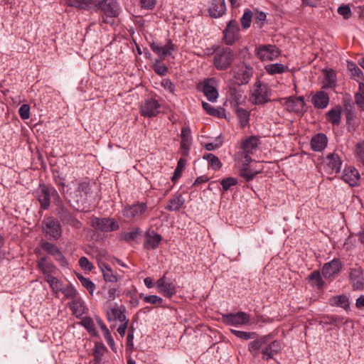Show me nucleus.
I'll use <instances>...</instances> for the list:
<instances>
[{
  "instance_id": "nucleus-1",
  "label": "nucleus",
  "mask_w": 364,
  "mask_h": 364,
  "mask_svg": "<svg viewBox=\"0 0 364 364\" xmlns=\"http://www.w3.org/2000/svg\"><path fill=\"white\" fill-rule=\"evenodd\" d=\"M282 350V341L275 339L273 333L261 335L259 339L251 341L247 344V350L253 358L260 356L262 360L267 362L273 360L279 363L275 355L281 354Z\"/></svg>"
},
{
  "instance_id": "nucleus-2",
  "label": "nucleus",
  "mask_w": 364,
  "mask_h": 364,
  "mask_svg": "<svg viewBox=\"0 0 364 364\" xmlns=\"http://www.w3.org/2000/svg\"><path fill=\"white\" fill-rule=\"evenodd\" d=\"M77 7L90 11L102 14L109 18H116L122 13L117 0H77Z\"/></svg>"
},
{
  "instance_id": "nucleus-3",
  "label": "nucleus",
  "mask_w": 364,
  "mask_h": 364,
  "mask_svg": "<svg viewBox=\"0 0 364 364\" xmlns=\"http://www.w3.org/2000/svg\"><path fill=\"white\" fill-rule=\"evenodd\" d=\"M235 60V53L230 46L222 47L213 58V66L217 70L225 71L229 69Z\"/></svg>"
},
{
  "instance_id": "nucleus-4",
  "label": "nucleus",
  "mask_w": 364,
  "mask_h": 364,
  "mask_svg": "<svg viewBox=\"0 0 364 364\" xmlns=\"http://www.w3.org/2000/svg\"><path fill=\"white\" fill-rule=\"evenodd\" d=\"M90 225L96 230L102 232H114L119 229L118 222L110 217L100 218L93 215L90 221Z\"/></svg>"
},
{
  "instance_id": "nucleus-5",
  "label": "nucleus",
  "mask_w": 364,
  "mask_h": 364,
  "mask_svg": "<svg viewBox=\"0 0 364 364\" xmlns=\"http://www.w3.org/2000/svg\"><path fill=\"white\" fill-rule=\"evenodd\" d=\"M240 28L235 19L230 20L223 31V41L228 46L234 45L240 38Z\"/></svg>"
},
{
  "instance_id": "nucleus-6",
  "label": "nucleus",
  "mask_w": 364,
  "mask_h": 364,
  "mask_svg": "<svg viewBox=\"0 0 364 364\" xmlns=\"http://www.w3.org/2000/svg\"><path fill=\"white\" fill-rule=\"evenodd\" d=\"M156 95H154V97L146 98L141 102L139 109V113L142 117L154 118L161 113L159 110L161 104L156 99Z\"/></svg>"
},
{
  "instance_id": "nucleus-7",
  "label": "nucleus",
  "mask_w": 364,
  "mask_h": 364,
  "mask_svg": "<svg viewBox=\"0 0 364 364\" xmlns=\"http://www.w3.org/2000/svg\"><path fill=\"white\" fill-rule=\"evenodd\" d=\"M250 316L245 311H237L235 313L222 314L219 319L225 326H245L250 323Z\"/></svg>"
},
{
  "instance_id": "nucleus-8",
  "label": "nucleus",
  "mask_w": 364,
  "mask_h": 364,
  "mask_svg": "<svg viewBox=\"0 0 364 364\" xmlns=\"http://www.w3.org/2000/svg\"><path fill=\"white\" fill-rule=\"evenodd\" d=\"M215 82V77H209L198 83L196 85L197 90L202 92L210 102H215L219 97L218 90L214 85Z\"/></svg>"
},
{
  "instance_id": "nucleus-9",
  "label": "nucleus",
  "mask_w": 364,
  "mask_h": 364,
  "mask_svg": "<svg viewBox=\"0 0 364 364\" xmlns=\"http://www.w3.org/2000/svg\"><path fill=\"white\" fill-rule=\"evenodd\" d=\"M255 55L261 61L274 60L281 55V50L276 45L263 44L256 48Z\"/></svg>"
},
{
  "instance_id": "nucleus-10",
  "label": "nucleus",
  "mask_w": 364,
  "mask_h": 364,
  "mask_svg": "<svg viewBox=\"0 0 364 364\" xmlns=\"http://www.w3.org/2000/svg\"><path fill=\"white\" fill-rule=\"evenodd\" d=\"M36 195L41 208L48 210L50 207V198L57 196V191L53 187L41 183L36 191Z\"/></svg>"
},
{
  "instance_id": "nucleus-11",
  "label": "nucleus",
  "mask_w": 364,
  "mask_h": 364,
  "mask_svg": "<svg viewBox=\"0 0 364 364\" xmlns=\"http://www.w3.org/2000/svg\"><path fill=\"white\" fill-rule=\"evenodd\" d=\"M43 232L48 239L58 240L61 236V226L58 220L53 217L43 220L42 223Z\"/></svg>"
},
{
  "instance_id": "nucleus-12",
  "label": "nucleus",
  "mask_w": 364,
  "mask_h": 364,
  "mask_svg": "<svg viewBox=\"0 0 364 364\" xmlns=\"http://www.w3.org/2000/svg\"><path fill=\"white\" fill-rule=\"evenodd\" d=\"M147 208L146 203L138 201L132 205H125L122 212L124 218L131 219L144 214L147 210Z\"/></svg>"
},
{
  "instance_id": "nucleus-13",
  "label": "nucleus",
  "mask_w": 364,
  "mask_h": 364,
  "mask_svg": "<svg viewBox=\"0 0 364 364\" xmlns=\"http://www.w3.org/2000/svg\"><path fill=\"white\" fill-rule=\"evenodd\" d=\"M144 236L143 247L146 250L157 249L163 240L161 235L151 228L144 232Z\"/></svg>"
},
{
  "instance_id": "nucleus-14",
  "label": "nucleus",
  "mask_w": 364,
  "mask_h": 364,
  "mask_svg": "<svg viewBox=\"0 0 364 364\" xmlns=\"http://www.w3.org/2000/svg\"><path fill=\"white\" fill-rule=\"evenodd\" d=\"M343 268V263L339 258H333L330 262L325 263L321 269L322 276L325 279H330L338 274Z\"/></svg>"
},
{
  "instance_id": "nucleus-15",
  "label": "nucleus",
  "mask_w": 364,
  "mask_h": 364,
  "mask_svg": "<svg viewBox=\"0 0 364 364\" xmlns=\"http://www.w3.org/2000/svg\"><path fill=\"white\" fill-rule=\"evenodd\" d=\"M360 173L354 166L345 167L341 176L342 180L352 188L358 187L360 185Z\"/></svg>"
},
{
  "instance_id": "nucleus-16",
  "label": "nucleus",
  "mask_w": 364,
  "mask_h": 364,
  "mask_svg": "<svg viewBox=\"0 0 364 364\" xmlns=\"http://www.w3.org/2000/svg\"><path fill=\"white\" fill-rule=\"evenodd\" d=\"M323 78L321 81L322 90H335L337 87V77L335 70L332 68H324L322 70Z\"/></svg>"
},
{
  "instance_id": "nucleus-17",
  "label": "nucleus",
  "mask_w": 364,
  "mask_h": 364,
  "mask_svg": "<svg viewBox=\"0 0 364 364\" xmlns=\"http://www.w3.org/2000/svg\"><path fill=\"white\" fill-rule=\"evenodd\" d=\"M349 279L354 291H362L364 289L363 270L361 267L351 268Z\"/></svg>"
},
{
  "instance_id": "nucleus-18",
  "label": "nucleus",
  "mask_w": 364,
  "mask_h": 364,
  "mask_svg": "<svg viewBox=\"0 0 364 364\" xmlns=\"http://www.w3.org/2000/svg\"><path fill=\"white\" fill-rule=\"evenodd\" d=\"M260 136L258 135H251L240 141V149L243 152L254 153L260 145Z\"/></svg>"
},
{
  "instance_id": "nucleus-19",
  "label": "nucleus",
  "mask_w": 364,
  "mask_h": 364,
  "mask_svg": "<svg viewBox=\"0 0 364 364\" xmlns=\"http://www.w3.org/2000/svg\"><path fill=\"white\" fill-rule=\"evenodd\" d=\"M227 7L225 0H212L208 9L210 17L219 18L226 14Z\"/></svg>"
},
{
  "instance_id": "nucleus-20",
  "label": "nucleus",
  "mask_w": 364,
  "mask_h": 364,
  "mask_svg": "<svg viewBox=\"0 0 364 364\" xmlns=\"http://www.w3.org/2000/svg\"><path fill=\"white\" fill-rule=\"evenodd\" d=\"M328 304L332 307L341 308L347 312L350 310V302L349 297L344 294L331 296L328 299Z\"/></svg>"
},
{
  "instance_id": "nucleus-21",
  "label": "nucleus",
  "mask_w": 364,
  "mask_h": 364,
  "mask_svg": "<svg viewBox=\"0 0 364 364\" xmlns=\"http://www.w3.org/2000/svg\"><path fill=\"white\" fill-rule=\"evenodd\" d=\"M311 103L314 108L323 109L328 107L330 102V97L324 90L317 91L311 97Z\"/></svg>"
},
{
  "instance_id": "nucleus-22",
  "label": "nucleus",
  "mask_w": 364,
  "mask_h": 364,
  "mask_svg": "<svg viewBox=\"0 0 364 364\" xmlns=\"http://www.w3.org/2000/svg\"><path fill=\"white\" fill-rule=\"evenodd\" d=\"M244 91L239 89L236 85H232L229 87V102L232 108L237 107L242 105L244 100H242Z\"/></svg>"
},
{
  "instance_id": "nucleus-23",
  "label": "nucleus",
  "mask_w": 364,
  "mask_h": 364,
  "mask_svg": "<svg viewBox=\"0 0 364 364\" xmlns=\"http://www.w3.org/2000/svg\"><path fill=\"white\" fill-rule=\"evenodd\" d=\"M328 144L327 136L323 133H318L312 136L310 141L311 148L314 151H322Z\"/></svg>"
},
{
  "instance_id": "nucleus-24",
  "label": "nucleus",
  "mask_w": 364,
  "mask_h": 364,
  "mask_svg": "<svg viewBox=\"0 0 364 364\" xmlns=\"http://www.w3.org/2000/svg\"><path fill=\"white\" fill-rule=\"evenodd\" d=\"M343 107L338 105L328 110L326 114V119L328 122L334 126H338L341 122Z\"/></svg>"
},
{
  "instance_id": "nucleus-25",
  "label": "nucleus",
  "mask_w": 364,
  "mask_h": 364,
  "mask_svg": "<svg viewBox=\"0 0 364 364\" xmlns=\"http://www.w3.org/2000/svg\"><path fill=\"white\" fill-rule=\"evenodd\" d=\"M272 95V90L268 84L264 85V87L260 92V94L257 95H251L255 99L253 102L255 105H263L272 101H277V100H272L270 96Z\"/></svg>"
},
{
  "instance_id": "nucleus-26",
  "label": "nucleus",
  "mask_w": 364,
  "mask_h": 364,
  "mask_svg": "<svg viewBox=\"0 0 364 364\" xmlns=\"http://www.w3.org/2000/svg\"><path fill=\"white\" fill-rule=\"evenodd\" d=\"M322 273L319 270H314L306 278V281L314 288L322 290L326 283L321 277Z\"/></svg>"
},
{
  "instance_id": "nucleus-27",
  "label": "nucleus",
  "mask_w": 364,
  "mask_h": 364,
  "mask_svg": "<svg viewBox=\"0 0 364 364\" xmlns=\"http://www.w3.org/2000/svg\"><path fill=\"white\" fill-rule=\"evenodd\" d=\"M283 100H285L284 105L289 112H294L302 116L307 112L306 109L303 108L301 104L298 103L297 101L294 100V95L285 97Z\"/></svg>"
},
{
  "instance_id": "nucleus-28",
  "label": "nucleus",
  "mask_w": 364,
  "mask_h": 364,
  "mask_svg": "<svg viewBox=\"0 0 364 364\" xmlns=\"http://www.w3.org/2000/svg\"><path fill=\"white\" fill-rule=\"evenodd\" d=\"M70 309L72 311L73 314L77 318H80L83 314H87L88 311L84 301L80 298L73 299L70 302Z\"/></svg>"
},
{
  "instance_id": "nucleus-29",
  "label": "nucleus",
  "mask_w": 364,
  "mask_h": 364,
  "mask_svg": "<svg viewBox=\"0 0 364 364\" xmlns=\"http://www.w3.org/2000/svg\"><path fill=\"white\" fill-rule=\"evenodd\" d=\"M237 118L239 119V125L244 129L250 125V112L239 107L232 108Z\"/></svg>"
},
{
  "instance_id": "nucleus-30",
  "label": "nucleus",
  "mask_w": 364,
  "mask_h": 364,
  "mask_svg": "<svg viewBox=\"0 0 364 364\" xmlns=\"http://www.w3.org/2000/svg\"><path fill=\"white\" fill-rule=\"evenodd\" d=\"M185 203L182 193H176L168 200L165 209L168 211H178Z\"/></svg>"
},
{
  "instance_id": "nucleus-31",
  "label": "nucleus",
  "mask_w": 364,
  "mask_h": 364,
  "mask_svg": "<svg viewBox=\"0 0 364 364\" xmlns=\"http://www.w3.org/2000/svg\"><path fill=\"white\" fill-rule=\"evenodd\" d=\"M202 107L205 112L210 116L218 117L219 119H227L225 109L222 107L215 108L206 102H202Z\"/></svg>"
},
{
  "instance_id": "nucleus-32",
  "label": "nucleus",
  "mask_w": 364,
  "mask_h": 364,
  "mask_svg": "<svg viewBox=\"0 0 364 364\" xmlns=\"http://www.w3.org/2000/svg\"><path fill=\"white\" fill-rule=\"evenodd\" d=\"M347 68L350 73V78L358 82H364V74L358 65L350 60L347 62Z\"/></svg>"
},
{
  "instance_id": "nucleus-33",
  "label": "nucleus",
  "mask_w": 364,
  "mask_h": 364,
  "mask_svg": "<svg viewBox=\"0 0 364 364\" xmlns=\"http://www.w3.org/2000/svg\"><path fill=\"white\" fill-rule=\"evenodd\" d=\"M344 318L338 315H330V314H322L321 316V320L316 321L319 325H334L336 328L339 329L340 325L338 323L340 321H343Z\"/></svg>"
},
{
  "instance_id": "nucleus-34",
  "label": "nucleus",
  "mask_w": 364,
  "mask_h": 364,
  "mask_svg": "<svg viewBox=\"0 0 364 364\" xmlns=\"http://www.w3.org/2000/svg\"><path fill=\"white\" fill-rule=\"evenodd\" d=\"M80 318L81 320L77 322V324L83 326L90 336L99 337L98 331L96 330L92 318L90 316L81 317Z\"/></svg>"
},
{
  "instance_id": "nucleus-35",
  "label": "nucleus",
  "mask_w": 364,
  "mask_h": 364,
  "mask_svg": "<svg viewBox=\"0 0 364 364\" xmlns=\"http://www.w3.org/2000/svg\"><path fill=\"white\" fill-rule=\"evenodd\" d=\"M97 322L100 328H101L102 331L103 332L104 338L107 341V344L109 345L112 350L116 353L117 348L115 346L114 341L111 335L109 330L108 329V328L101 318H97Z\"/></svg>"
},
{
  "instance_id": "nucleus-36",
  "label": "nucleus",
  "mask_w": 364,
  "mask_h": 364,
  "mask_svg": "<svg viewBox=\"0 0 364 364\" xmlns=\"http://www.w3.org/2000/svg\"><path fill=\"white\" fill-rule=\"evenodd\" d=\"M328 160L327 166L334 171L336 173H339L343 164L340 156L336 153H330L326 156Z\"/></svg>"
},
{
  "instance_id": "nucleus-37",
  "label": "nucleus",
  "mask_w": 364,
  "mask_h": 364,
  "mask_svg": "<svg viewBox=\"0 0 364 364\" xmlns=\"http://www.w3.org/2000/svg\"><path fill=\"white\" fill-rule=\"evenodd\" d=\"M37 266L46 276L52 274L55 269V265L51 262L48 261L46 257L40 258L37 261Z\"/></svg>"
},
{
  "instance_id": "nucleus-38",
  "label": "nucleus",
  "mask_w": 364,
  "mask_h": 364,
  "mask_svg": "<svg viewBox=\"0 0 364 364\" xmlns=\"http://www.w3.org/2000/svg\"><path fill=\"white\" fill-rule=\"evenodd\" d=\"M230 333L234 335L235 337L243 340V341H255L256 339H259L260 337V334L257 333L256 331H243L235 329H230Z\"/></svg>"
},
{
  "instance_id": "nucleus-39",
  "label": "nucleus",
  "mask_w": 364,
  "mask_h": 364,
  "mask_svg": "<svg viewBox=\"0 0 364 364\" xmlns=\"http://www.w3.org/2000/svg\"><path fill=\"white\" fill-rule=\"evenodd\" d=\"M203 159L208 161V168L213 169L215 171H219L223 166V164L220 159L213 154L205 153L203 154Z\"/></svg>"
},
{
  "instance_id": "nucleus-40",
  "label": "nucleus",
  "mask_w": 364,
  "mask_h": 364,
  "mask_svg": "<svg viewBox=\"0 0 364 364\" xmlns=\"http://www.w3.org/2000/svg\"><path fill=\"white\" fill-rule=\"evenodd\" d=\"M266 72L271 75L282 74L288 70V67L284 64L276 63L264 65Z\"/></svg>"
},
{
  "instance_id": "nucleus-41",
  "label": "nucleus",
  "mask_w": 364,
  "mask_h": 364,
  "mask_svg": "<svg viewBox=\"0 0 364 364\" xmlns=\"http://www.w3.org/2000/svg\"><path fill=\"white\" fill-rule=\"evenodd\" d=\"M187 160L186 158L181 157L177 162L176 168L174 170L173 176H171V181L176 183L178 179L181 177L183 171L186 168Z\"/></svg>"
},
{
  "instance_id": "nucleus-42",
  "label": "nucleus",
  "mask_w": 364,
  "mask_h": 364,
  "mask_svg": "<svg viewBox=\"0 0 364 364\" xmlns=\"http://www.w3.org/2000/svg\"><path fill=\"white\" fill-rule=\"evenodd\" d=\"M142 235V230L139 227L134 228L130 232H123L121 233V240H124L127 243L134 241L138 236Z\"/></svg>"
},
{
  "instance_id": "nucleus-43",
  "label": "nucleus",
  "mask_w": 364,
  "mask_h": 364,
  "mask_svg": "<svg viewBox=\"0 0 364 364\" xmlns=\"http://www.w3.org/2000/svg\"><path fill=\"white\" fill-rule=\"evenodd\" d=\"M54 180L58 190L65 193V188L66 187V174H64L63 171L55 170L53 173Z\"/></svg>"
},
{
  "instance_id": "nucleus-44",
  "label": "nucleus",
  "mask_w": 364,
  "mask_h": 364,
  "mask_svg": "<svg viewBox=\"0 0 364 364\" xmlns=\"http://www.w3.org/2000/svg\"><path fill=\"white\" fill-rule=\"evenodd\" d=\"M252 77V76L250 74V73L245 72V70L235 73L234 75V78L235 79V81L232 83V85L236 86L246 85L249 82Z\"/></svg>"
},
{
  "instance_id": "nucleus-45",
  "label": "nucleus",
  "mask_w": 364,
  "mask_h": 364,
  "mask_svg": "<svg viewBox=\"0 0 364 364\" xmlns=\"http://www.w3.org/2000/svg\"><path fill=\"white\" fill-rule=\"evenodd\" d=\"M149 46L151 50L159 55V60H164L166 56H171L172 55L171 53L167 51L166 48H164V46H160L154 41L149 43Z\"/></svg>"
},
{
  "instance_id": "nucleus-46",
  "label": "nucleus",
  "mask_w": 364,
  "mask_h": 364,
  "mask_svg": "<svg viewBox=\"0 0 364 364\" xmlns=\"http://www.w3.org/2000/svg\"><path fill=\"white\" fill-rule=\"evenodd\" d=\"M355 103L361 111H364V82H360L358 90L354 95Z\"/></svg>"
},
{
  "instance_id": "nucleus-47",
  "label": "nucleus",
  "mask_w": 364,
  "mask_h": 364,
  "mask_svg": "<svg viewBox=\"0 0 364 364\" xmlns=\"http://www.w3.org/2000/svg\"><path fill=\"white\" fill-rule=\"evenodd\" d=\"M252 17L253 11L250 9H245L240 19L242 29L246 30L250 27Z\"/></svg>"
},
{
  "instance_id": "nucleus-48",
  "label": "nucleus",
  "mask_w": 364,
  "mask_h": 364,
  "mask_svg": "<svg viewBox=\"0 0 364 364\" xmlns=\"http://www.w3.org/2000/svg\"><path fill=\"white\" fill-rule=\"evenodd\" d=\"M260 173L261 171H253L251 168H240L239 170V176L247 183L252 181Z\"/></svg>"
},
{
  "instance_id": "nucleus-49",
  "label": "nucleus",
  "mask_w": 364,
  "mask_h": 364,
  "mask_svg": "<svg viewBox=\"0 0 364 364\" xmlns=\"http://www.w3.org/2000/svg\"><path fill=\"white\" fill-rule=\"evenodd\" d=\"M222 186V191L227 192L230 190L232 186L237 185L238 179L237 178L229 176L219 181Z\"/></svg>"
},
{
  "instance_id": "nucleus-50",
  "label": "nucleus",
  "mask_w": 364,
  "mask_h": 364,
  "mask_svg": "<svg viewBox=\"0 0 364 364\" xmlns=\"http://www.w3.org/2000/svg\"><path fill=\"white\" fill-rule=\"evenodd\" d=\"M253 10L255 23L257 24L259 28H262L264 25L267 14L262 11H259L258 8H254Z\"/></svg>"
},
{
  "instance_id": "nucleus-51",
  "label": "nucleus",
  "mask_w": 364,
  "mask_h": 364,
  "mask_svg": "<svg viewBox=\"0 0 364 364\" xmlns=\"http://www.w3.org/2000/svg\"><path fill=\"white\" fill-rule=\"evenodd\" d=\"M139 297L142 299L145 303L153 305H161L164 299L157 295H144V293L139 294Z\"/></svg>"
},
{
  "instance_id": "nucleus-52",
  "label": "nucleus",
  "mask_w": 364,
  "mask_h": 364,
  "mask_svg": "<svg viewBox=\"0 0 364 364\" xmlns=\"http://www.w3.org/2000/svg\"><path fill=\"white\" fill-rule=\"evenodd\" d=\"M166 298H171L176 294V287L172 282H166L160 292Z\"/></svg>"
},
{
  "instance_id": "nucleus-53",
  "label": "nucleus",
  "mask_w": 364,
  "mask_h": 364,
  "mask_svg": "<svg viewBox=\"0 0 364 364\" xmlns=\"http://www.w3.org/2000/svg\"><path fill=\"white\" fill-rule=\"evenodd\" d=\"M346 126L347 130L348 132L355 131L356 129V125L355 124V119L356 116L353 110H348L346 112Z\"/></svg>"
},
{
  "instance_id": "nucleus-54",
  "label": "nucleus",
  "mask_w": 364,
  "mask_h": 364,
  "mask_svg": "<svg viewBox=\"0 0 364 364\" xmlns=\"http://www.w3.org/2000/svg\"><path fill=\"white\" fill-rule=\"evenodd\" d=\"M40 247L52 256H53L55 253H57L59 249L55 245L45 240L41 241Z\"/></svg>"
},
{
  "instance_id": "nucleus-55",
  "label": "nucleus",
  "mask_w": 364,
  "mask_h": 364,
  "mask_svg": "<svg viewBox=\"0 0 364 364\" xmlns=\"http://www.w3.org/2000/svg\"><path fill=\"white\" fill-rule=\"evenodd\" d=\"M160 60L156 59L155 62L152 65V69L155 72L156 74H157L159 76H165L168 71V68L165 65H161L160 64Z\"/></svg>"
},
{
  "instance_id": "nucleus-56",
  "label": "nucleus",
  "mask_w": 364,
  "mask_h": 364,
  "mask_svg": "<svg viewBox=\"0 0 364 364\" xmlns=\"http://www.w3.org/2000/svg\"><path fill=\"white\" fill-rule=\"evenodd\" d=\"M337 11L344 19H349L352 16L351 9L349 4H342L338 6Z\"/></svg>"
},
{
  "instance_id": "nucleus-57",
  "label": "nucleus",
  "mask_w": 364,
  "mask_h": 364,
  "mask_svg": "<svg viewBox=\"0 0 364 364\" xmlns=\"http://www.w3.org/2000/svg\"><path fill=\"white\" fill-rule=\"evenodd\" d=\"M237 55L240 60L242 61H246L250 59H252L253 55L250 52L249 48L247 46H245L242 48H240L237 51Z\"/></svg>"
},
{
  "instance_id": "nucleus-58",
  "label": "nucleus",
  "mask_w": 364,
  "mask_h": 364,
  "mask_svg": "<svg viewBox=\"0 0 364 364\" xmlns=\"http://www.w3.org/2000/svg\"><path fill=\"white\" fill-rule=\"evenodd\" d=\"M120 311H122V305L119 308H110V309L107 310L106 312L107 321L109 322L117 321V316H118V314H119Z\"/></svg>"
},
{
  "instance_id": "nucleus-59",
  "label": "nucleus",
  "mask_w": 364,
  "mask_h": 364,
  "mask_svg": "<svg viewBox=\"0 0 364 364\" xmlns=\"http://www.w3.org/2000/svg\"><path fill=\"white\" fill-rule=\"evenodd\" d=\"M135 328L133 325H131L128 328V333L127 336V348L129 350L134 349V333Z\"/></svg>"
},
{
  "instance_id": "nucleus-60",
  "label": "nucleus",
  "mask_w": 364,
  "mask_h": 364,
  "mask_svg": "<svg viewBox=\"0 0 364 364\" xmlns=\"http://www.w3.org/2000/svg\"><path fill=\"white\" fill-rule=\"evenodd\" d=\"M342 103L346 112H348V109L353 110L355 108L354 103L352 102L351 95L349 93H346L343 96Z\"/></svg>"
},
{
  "instance_id": "nucleus-61",
  "label": "nucleus",
  "mask_w": 364,
  "mask_h": 364,
  "mask_svg": "<svg viewBox=\"0 0 364 364\" xmlns=\"http://www.w3.org/2000/svg\"><path fill=\"white\" fill-rule=\"evenodd\" d=\"M191 130L189 127H183L181 133V141L191 143Z\"/></svg>"
},
{
  "instance_id": "nucleus-62",
  "label": "nucleus",
  "mask_w": 364,
  "mask_h": 364,
  "mask_svg": "<svg viewBox=\"0 0 364 364\" xmlns=\"http://www.w3.org/2000/svg\"><path fill=\"white\" fill-rule=\"evenodd\" d=\"M45 280L50 284V287H52L53 289L56 291L61 290V284L60 282L56 277L52 276V274L46 276Z\"/></svg>"
},
{
  "instance_id": "nucleus-63",
  "label": "nucleus",
  "mask_w": 364,
  "mask_h": 364,
  "mask_svg": "<svg viewBox=\"0 0 364 364\" xmlns=\"http://www.w3.org/2000/svg\"><path fill=\"white\" fill-rule=\"evenodd\" d=\"M30 105L28 104L22 105L18 109V114L20 117L25 120L30 117Z\"/></svg>"
},
{
  "instance_id": "nucleus-64",
  "label": "nucleus",
  "mask_w": 364,
  "mask_h": 364,
  "mask_svg": "<svg viewBox=\"0 0 364 364\" xmlns=\"http://www.w3.org/2000/svg\"><path fill=\"white\" fill-rule=\"evenodd\" d=\"M356 156L364 164V140L361 142H358L355 145Z\"/></svg>"
}]
</instances>
